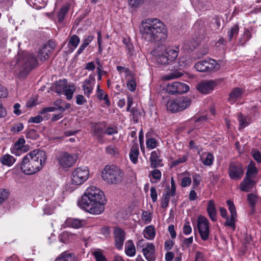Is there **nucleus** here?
Wrapping results in <instances>:
<instances>
[{
  "label": "nucleus",
  "mask_w": 261,
  "mask_h": 261,
  "mask_svg": "<svg viewBox=\"0 0 261 261\" xmlns=\"http://www.w3.org/2000/svg\"><path fill=\"white\" fill-rule=\"evenodd\" d=\"M106 203L103 192L95 186H90L78 201L77 205L91 214L99 215L104 212Z\"/></svg>",
  "instance_id": "obj_1"
},
{
  "label": "nucleus",
  "mask_w": 261,
  "mask_h": 261,
  "mask_svg": "<svg viewBox=\"0 0 261 261\" xmlns=\"http://www.w3.org/2000/svg\"><path fill=\"white\" fill-rule=\"evenodd\" d=\"M140 31L146 41L162 42L167 38V30L164 23L158 18H147L142 21Z\"/></svg>",
  "instance_id": "obj_2"
},
{
  "label": "nucleus",
  "mask_w": 261,
  "mask_h": 261,
  "mask_svg": "<svg viewBox=\"0 0 261 261\" xmlns=\"http://www.w3.org/2000/svg\"><path fill=\"white\" fill-rule=\"evenodd\" d=\"M47 160L46 152L41 149H35L25 154L19 163L21 171L25 174L32 175L42 169Z\"/></svg>",
  "instance_id": "obj_3"
},
{
  "label": "nucleus",
  "mask_w": 261,
  "mask_h": 261,
  "mask_svg": "<svg viewBox=\"0 0 261 261\" xmlns=\"http://www.w3.org/2000/svg\"><path fill=\"white\" fill-rule=\"evenodd\" d=\"M124 176L123 171L114 165H106L101 172V177L106 182L116 185L121 182Z\"/></svg>",
  "instance_id": "obj_4"
},
{
  "label": "nucleus",
  "mask_w": 261,
  "mask_h": 261,
  "mask_svg": "<svg viewBox=\"0 0 261 261\" xmlns=\"http://www.w3.org/2000/svg\"><path fill=\"white\" fill-rule=\"evenodd\" d=\"M21 66L19 68V76L25 78L30 72L35 68L38 64L36 58L31 54L24 53L23 59L20 61Z\"/></svg>",
  "instance_id": "obj_5"
},
{
  "label": "nucleus",
  "mask_w": 261,
  "mask_h": 261,
  "mask_svg": "<svg viewBox=\"0 0 261 261\" xmlns=\"http://www.w3.org/2000/svg\"><path fill=\"white\" fill-rule=\"evenodd\" d=\"M179 51V46L172 45L166 47L164 54L159 55L157 62L162 65L168 64L174 61L178 57Z\"/></svg>",
  "instance_id": "obj_6"
},
{
  "label": "nucleus",
  "mask_w": 261,
  "mask_h": 261,
  "mask_svg": "<svg viewBox=\"0 0 261 261\" xmlns=\"http://www.w3.org/2000/svg\"><path fill=\"white\" fill-rule=\"evenodd\" d=\"M197 227L201 239L203 241H207L210 232L208 219L204 216H199L197 219Z\"/></svg>",
  "instance_id": "obj_7"
},
{
  "label": "nucleus",
  "mask_w": 261,
  "mask_h": 261,
  "mask_svg": "<svg viewBox=\"0 0 261 261\" xmlns=\"http://www.w3.org/2000/svg\"><path fill=\"white\" fill-rule=\"evenodd\" d=\"M56 158L61 167L67 168L71 167L75 163L77 156L67 152H61L57 155Z\"/></svg>",
  "instance_id": "obj_8"
},
{
  "label": "nucleus",
  "mask_w": 261,
  "mask_h": 261,
  "mask_svg": "<svg viewBox=\"0 0 261 261\" xmlns=\"http://www.w3.org/2000/svg\"><path fill=\"white\" fill-rule=\"evenodd\" d=\"M89 171L86 167H78L72 173L73 182L75 185H82L88 178Z\"/></svg>",
  "instance_id": "obj_9"
},
{
  "label": "nucleus",
  "mask_w": 261,
  "mask_h": 261,
  "mask_svg": "<svg viewBox=\"0 0 261 261\" xmlns=\"http://www.w3.org/2000/svg\"><path fill=\"white\" fill-rule=\"evenodd\" d=\"M217 65L216 61L210 59L208 60H203L197 62L195 65V68L199 72H209L214 71Z\"/></svg>",
  "instance_id": "obj_10"
},
{
  "label": "nucleus",
  "mask_w": 261,
  "mask_h": 261,
  "mask_svg": "<svg viewBox=\"0 0 261 261\" xmlns=\"http://www.w3.org/2000/svg\"><path fill=\"white\" fill-rule=\"evenodd\" d=\"M189 90V86L185 83L173 82L167 86V91L171 94H182Z\"/></svg>",
  "instance_id": "obj_11"
},
{
  "label": "nucleus",
  "mask_w": 261,
  "mask_h": 261,
  "mask_svg": "<svg viewBox=\"0 0 261 261\" xmlns=\"http://www.w3.org/2000/svg\"><path fill=\"white\" fill-rule=\"evenodd\" d=\"M113 234L115 247L119 250H122L125 239V231L119 227H115L114 228Z\"/></svg>",
  "instance_id": "obj_12"
},
{
  "label": "nucleus",
  "mask_w": 261,
  "mask_h": 261,
  "mask_svg": "<svg viewBox=\"0 0 261 261\" xmlns=\"http://www.w3.org/2000/svg\"><path fill=\"white\" fill-rule=\"evenodd\" d=\"M244 171L242 166L239 163H230L228 168V174L233 180H239L243 175Z\"/></svg>",
  "instance_id": "obj_13"
},
{
  "label": "nucleus",
  "mask_w": 261,
  "mask_h": 261,
  "mask_svg": "<svg viewBox=\"0 0 261 261\" xmlns=\"http://www.w3.org/2000/svg\"><path fill=\"white\" fill-rule=\"evenodd\" d=\"M95 83V76L92 74L89 75L88 78L85 79L83 82L82 89L84 94L88 97H89L93 92Z\"/></svg>",
  "instance_id": "obj_14"
},
{
  "label": "nucleus",
  "mask_w": 261,
  "mask_h": 261,
  "mask_svg": "<svg viewBox=\"0 0 261 261\" xmlns=\"http://www.w3.org/2000/svg\"><path fill=\"white\" fill-rule=\"evenodd\" d=\"M105 125L103 123H97L91 126V131L93 137H95L98 142H101L105 135Z\"/></svg>",
  "instance_id": "obj_15"
},
{
  "label": "nucleus",
  "mask_w": 261,
  "mask_h": 261,
  "mask_svg": "<svg viewBox=\"0 0 261 261\" xmlns=\"http://www.w3.org/2000/svg\"><path fill=\"white\" fill-rule=\"evenodd\" d=\"M216 85V82L212 80L204 81L199 83L196 88L201 93L207 94L212 90Z\"/></svg>",
  "instance_id": "obj_16"
},
{
  "label": "nucleus",
  "mask_w": 261,
  "mask_h": 261,
  "mask_svg": "<svg viewBox=\"0 0 261 261\" xmlns=\"http://www.w3.org/2000/svg\"><path fill=\"white\" fill-rule=\"evenodd\" d=\"M142 252L148 261H154L155 259V246L153 243H147L145 247L142 249Z\"/></svg>",
  "instance_id": "obj_17"
},
{
  "label": "nucleus",
  "mask_w": 261,
  "mask_h": 261,
  "mask_svg": "<svg viewBox=\"0 0 261 261\" xmlns=\"http://www.w3.org/2000/svg\"><path fill=\"white\" fill-rule=\"evenodd\" d=\"M85 223V222L84 220L76 218H68L65 220L64 225V227L79 228L84 226Z\"/></svg>",
  "instance_id": "obj_18"
},
{
  "label": "nucleus",
  "mask_w": 261,
  "mask_h": 261,
  "mask_svg": "<svg viewBox=\"0 0 261 261\" xmlns=\"http://www.w3.org/2000/svg\"><path fill=\"white\" fill-rule=\"evenodd\" d=\"M243 90L240 88H233L229 94L228 100L231 104L234 103L238 99L241 98Z\"/></svg>",
  "instance_id": "obj_19"
},
{
  "label": "nucleus",
  "mask_w": 261,
  "mask_h": 261,
  "mask_svg": "<svg viewBox=\"0 0 261 261\" xmlns=\"http://www.w3.org/2000/svg\"><path fill=\"white\" fill-rule=\"evenodd\" d=\"M200 159L204 165L210 167L213 164L214 156L211 152H204L200 156Z\"/></svg>",
  "instance_id": "obj_20"
},
{
  "label": "nucleus",
  "mask_w": 261,
  "mask_h": 261,
  "mask_svg": "<svg viewBox=\"0 0 261 261\" xmlns=\"http://www.w3.org/2000/svg\"><path fill=\"white\" fill-rule=\"evenodd\" d=\"M55 261H77V258L74 253L66 251L62 252Z\"/></svg>",
  "instance_id": "obj_21"
},
{
  "label": "nucleus",
  "mask_w": 261,
  "mask_h": 261,
  "mask_svg": "<svg viewBox=\"0 0 261 261\" xmlns=\"http://www.w3.org/2000/svg\"><path fill=\"white\" fill-rule=\"evenodd\" d=\"M150 167L152 168H155L159 166H163L162 160L159 159V156L156 151H153L151 152L150 157Z\"/></svg>",
  "instance_id": "obj_22"
},
{
  "label": "nucleus",
  "mask_w": 261,
  "mask_h": 261,
  "mask_svg": "<svg viewBox=\"0 0 261 261\" xmlns=\"http://www.w3.org/2000/svg\"><path fill=\"white\" fill-rule=\"evenodd\" d=\"M124 251L126 255L128 256L133 257L135 255L136 250L132 240H129L125 242Z\"/></svg>",
  "instance_id": "obj_23"
},
{
  "label": "nucleus",
  "mask_w": 261,
  "mask_h": 261,
  "mask_svg": "<svg viewBox=\"0 0 261 261\" xmlns=\"http://www.w3.org/2000/svg\"><path fill=\"white\" fill-rule=\"evenodd\" d=\"M16 159L9 154H5L0 158V162L4 165L7 167L12 166L16 162Z\"/></svg>",
  "instance_id": "obj_24"
},
{
  "label": "nucleus",
  "mask_w": 261,
  "mask_h": 261,
  "mask_svg": "<svg viewBox=\"0 0 261 261\" xmlns=\"http://www.w3.org/2000/svg\"><path fill=\"white\" fill-rule=\"evenodd\" d=\"M252 178L246 177L240 184V188L242 191L248 192L255 184Z\"/></svg>",
  "instance_id": "obj_25"
},
{
  "label": "nucleus",
  "mask_w": 261,
  "mask_h": 261,
  "mask_svg": "<svg viewBox=\"0 0 261 261\" xmlns=\"http://www.w3.org/2000/svg\"><path fill=\"white\" fill-rule=\"evenodd\" d=\"M177 102H178V107L180 111H183L189 107L191 105V101L190 98L188 97H181L176 98Z\"/></svg>",
  "instance_id": "obj_26"
},
{
  "label": "nucleus",
  "mask_w": 261,
  "mask_h": 261,
  "mask_svg": "<svg viewBox=\"0 0 261 261\" xmlns=\"http://www.w3.org/2000/svg\"><path fill=\"white\" fill-rule=\"evenodd\" d=\"M207 212L211 219L213 221H215L216 220V210L214 202L212 200H210L208 202Z\"/></svg>",
  "instance_id": "obj_27"
},
{
  "label": "nucleus",
  "mask_w": 261,
  "mask_h": 261,
  "mask_svg": "<svg viewBox=\"0 0 261 261\" xmlns=\"http://www.w3.org/2000/svg\"><path fill=\"white\" fill-rule=\"evenodd\" d=\"M25 143V141L23 138H19L15 143L13 148H11V152L12 154H15L17 156H19L18 154H17V150H22L24 145Z\"/></svg>",
  "instance_id": "obj_28"
},
{
  "label": "nucleus",
  "mask_w": 261,
  "mask_h": 261,
  "mask_svg": "<svg viewBox=\"0 0 261 261\" xmlns=\"http://www.w3.org/2000/svg\"><path fill=\"white\" fill-rule=\"evenodd\" d=\"M139 154L138 146L137 144H135L132 146L129 153L130 160L133 163L136 164L138 162Z\"/></svg>",
  "instance_id": "obj_29"
},
{
  "label": "nucleus",
  "mask_w": 261,
  "mask_h": 261,
  "mask_svg": "<svg viewBox=\"0 0 261 261\" xmlns=\"http://www.w3.org/2000/svg\"><path fill=\"white\" fill-rule=\"evenodd\" d=\"M67 86V81L65 79L60 80L56 83L55 90L59 95H62L66 87Z\"/></svg>",
  "instance_id": "obj_30"
},
{
  "label": "nucleus",
  "mask_w": 261,
  "mask_h": 261,
  "mask_svg": "<svg viewBox=\"0 0 261 261\" xmlns=\"http://www.w3.org/2000/svg\"><path fill=\"white\" fill-rule=\"evenodd\" d=\"M239 32V27L236 24L227 31V38L229 41H231L234 38H236Z\"/></svg>",
  "instance_id": "obj_31"
},
{
  "label": "nucleus",
  "mask_w": 261,
  "mask_h": 261,
  "mask_svg": "<svg viewBox=\"0 0 261 261\" xmlns=\"http://www.w3.org/2000/svg\"><path fill=\"white\" fill-rule=\"evenodd\" d=\"M155 236V231L154 228L149 225L145 227L144 230V236L148 240H153Z\"/></svg>",
  "instance_id": "obj_32"
},
{
  "label": "nucleus",
  "mask_w": 261,
  "mask_h": 261,
  "mask_svg": "<svg viewBox=\"0 0 261 261\" xmlns=\"http://www.w3.org/2000/svg\"><path fill=\"white\" fill-rule=\"evenodd\" d=\"M80 42V38L76 35L70 37L68 42V45L72 51H73L79 45Z\"/></svg>",
  "instance_id": "obj_33"
},
{
  "label": "nucleus",
  "mask_w": 261,
  "mask_h": 261,
  "mask_svg": "<svg viewBox=\"0 0 261 261\" xmlns=\"http://www.w3.org/2000/svg\"><path fill=\"white\" fill-rule=\"evenodd\" d=\"M50 53L49 50H48L46 47L43 46L42 48L39 50L38 53V58L42 62H44L47 60L49 57Z\"/></svg>",
  "instance_id": "obj_34"
},
{
  "label": "nucleus",
  "mask_w": 261,
  "mask_h": 261,
  "mask_svg": "<svg viewBox=\"0 0 261 261\" xmlns=\"http://www.w3.org/2000/svg\"><path fill=\"white\" fill-rule=\"evenodd\" d=\"M251 38V33L248 29H246L243 35H241L239 43L240 45L243 46Z\"/></svg>",
  "instance_id": "obj_35"
},
{
  "label": "nucleus",
  "mask_w": 261,
  "mask_h": 261,
  "mask_svg": "<svg viewBox=\"0 0 261 261\" xmlns=\"http://www.w3.org/2000/svg\"><path fill=\"white\" fill-rule=\"evenodd\" d=\"M75 91V87L74 85H67L62 94L65 95L68 100H70Z\"/></svg>",
  "instance_id": "obj_36"
},
{
  "label": "nucleus",
  "mask_w": 261,
  "mask_h": 261,
  "mask_svg": "<svg viewBox=\"0 0 261 261\" xmlns=\"http://www.w3.org/2000/svg\"><path fill=\"white\" fill-rule=\"evenodd\" d=\"M167 109L172 113L180 111L176 99L174 100L169 101L167 103Z\"/></svg>",
  "instance_id": "obj_37"
},
{
  "label": "nucleus",
  "mask_w": 261,
  "mask_h": 261,
  "mask_svg": "<svg viewBox=\"0 0 261 261\" xmlns=\"http://www.w3.org/2000/svg\"><path fill=\"white\" fill-rule=\"evenodd\" d=\"M97 98L100 100H104L105 103L108 107L111 105L110 100L109 99L108 95L105 93L104 91L99 92V93H96Z\"/></svg>",
  "instance_id": "obj_38"
},
{
  "label": "nucleus",
  "mask_w": 261,
  "mask_h": 261,
  "mask_svg": "<svg viewBox=\"0 0 261 261\" xmlns=\"http://www.w3.org/2000/svg\"><path fill=\"white\" fill-rule=\"evenodd\" d=\"M129 112H130L132 115L134 122L137 123L141 117V113L140 110L136 107H133Z\"/></svg>",
  "instance_id": "obj_39"
},
{
  "label": "nucleus",
  "mask_w": 261,
  "mask_h": 261,
  "mask_svg": "<svg viewBox=\"0 0 261 261\" xmlns=\"http://www.w3.org/2000/svg\"><path fill=\"white\" fill-rule=\"evenodd\" d=\"M68 10L69 7L67 6L62 7L60 9L57 15V18L59 22L62 23L63 22Z\"/></svg>",
  "instance_id": "obj_40"
},
{
  "label": "nucleus",
  "mask_w": 261,
  "mask_h": 261,
  "mask_svg": "<svg viewBox=\"0 0 261 261\" xmlns=\"http://www.w3.org/2000/svg\"><path fill=\"white\" fill-rule=\"evenodd\" d=\"M257 170L253 163H250L248 165L246 172V176L250 178H253L257 174Z\"/></svg>",
  "instance_id": "obj_41"
},
{
  "label": "nucleus",
  "mask_w": 261,
  "mask_h": 261,
  "mask_svg": "<svg viewBox=\"0 0 261 261\" xmlns=\"http://www.w3.org/2000/svg\"><path fill=\"white\" fill-rule=\"evenodd\" d=\"M189 158L188 154L179 156L171 162V167L176 166L180 164L186 162Z\"/></svg>",
  "instance_id": "obj_42"
},
{
  "label": "nucleus",
  "mask_w": 261,
  "mask_h": 261,
  "mask_svg": "<svg viewBox=\"0 0 261 261\" xmlns=\"http://www.w3.org/2000/svg\"><path fill=\"white\" fill-rule=\"evenodd\" d=\"M183 75L182 73L175 71L173 72L170 73L168 74H166L162 77V79L166 80V81H169L171 80H173L174 79L178 78L181 77Z\"/></svg>",
  "instance_id": "obj_43"
},
{
  "label": "nucleus",
  "mask_w": 261,
  "mask_h": 261,
  "mask_svg": "<svg viewBox=\"0 0 261 261\" xmlns=\"http://www.w3.org/2000/svg\"><path fill=\"white\" fill-rule=\"evenodd\" d=\"M72 237V234L67 231H64L59 236V240L65 244L69 243L71 238Z\"/></svg>",
  "instance_id": "obj_44"
},
{
  "label": "nucleus",
  "mask_w": 261,
  "mask_h": 261,
  "mask_svg": "<svg viewBox=\"0 0 261 261\" xmlns=\"http://www.w3.org/2000/svg\"><path fill=\"white\" fill-rule=\"evenodd\" d=\"M238 120L239 122L240 127L241 128H245L249 124V122L247 121V118L241 113H239Z\"/></svg>",
  "instance_id": "obj_45"
},
{
  "label": "nucleus",
  "mask_w": 261,
  "mask_h": 261,
  "mask_svg": "<svg viewBox=\"0 0 261 261\" xmlns=\"http://www.w3.org/2000/svg\"><path fill=\"white\" fill-rule=\"evenodd\" d=\"M226 219V221L225 223V226H228L234 228L235 227V223L237 220V215H231L230 218H229L228 217L225 218Z\"/></svg>",
  "instance_id": "obj_46"
},
{
  "label": "nucleus",
  "mask_w": 261,
  "mask_h": 261,
  "mask_svg": "<svg viewBox=\"0 0 261 261\" xmlns=\"http://www.w3.org/2000/svg\"><path fill=\"white\" fill-rule=\"evenodd\" d=\"M142 220L145 224H148L151 221V214L149 211H143L141 215Z\"/></svg>",
  "instance_id": "obj_47"
},
{
  "label": "nucleus",
  "mask_w": 261,
  "mask_h": 261,
  "mask_svg": "<svg viewBox=\"0 0 261 261\" xmlns=\"http://www.w3.org/2000/svg\"><path fill=\"white\" fill-rule=\"evenodd\" d=\"M146 145L148 149H153L156 147V141L155 139L150 138L146 140Z\"/></svg>",
  "instance_id": "obj_48"
},
{
  "label": "nucleus",
  "mask_w": 261,
  "mask_h": 261,
  "mask_svg": "<svg viewBox=\"0 0 261 261\" xmlns=\"http://www.w3.org/2000/svg\"><path fill=\"white\" fill-rule=\"evenodd\" d=\"M77 186L79 185H75L72 181V178H71V180L70 182H67L64 186V190L68 192H71L73 191Z\"/></svg>",
  "instance_id": "obj_49"
},
{
  "label": "nucleus",
  "mask_w": 261,
  "mask_h": 261,
  "mask_svg": "<svg viewBox=\"0 0 261 261\" xmlns=\"http://www.w3.org/2000/svg\"><path fill=\"white\" fill-rule=\"evenodd\" d=\"M118 133V129L116 126H108L105 128V134L108 136H112Z\"/></svg>",
  "instance_id": "obj_50"
},
{
  "label": "nucleus",
  "mask_w": 261,
  "mask_h": 261,
  "mask_svg": "<svg viewBox=\"0 0 261 261\" xmlns=\"http://www.w3.org/2000/svg\"><path fill=\"white\" fill-rule=\"evenodd\" d=\"M227 44V41L222 37H220L215 43V46L219 49L223 48Z\"/></svg>",
  "instance_id": "obj_51"
},
{
  "label": "nucleus",
  "mask_w": 261,
  "mask_h": 261,
  "mask_svg": "<svg viewBox=\"0 0 261 261\" xmlns=\"http://www.w3.org/2000/svg\"><path fill=\"white\" fill-rule=\"evenodd\" d=\"M55 206L53 204H47L43 208L44 213L47 215H51L54 213Z\"/></svg>",
  "instance_id": "obj_52"
},
{
  "label": "nucleus",
  "mask_w": 261,
  "mask_h": 261,
  "mask_svg": "<svg viewBox=\"0 0 261 261\" xmlns=\"http://www.w3.org/2000/svg\"><path fill=\"white\" fill-rule=\"evenodd\" d=\"M9 192L6 189H0V205L8 198Z\"/></svg>",
  "instance_id": "obj_53"
},
{
  "label": "nucleus",
  "mask_w": 261,
  "mask_h": 261,
  "mask_svg": "<svg viewBox=\"0 0 261 261\" xmlns=\"http://www.w3.org/2000/svg\"><path fill=\"white\" fill-rule=\"evenodd\" d=\"M106 151L107 153L112 155H115L118 153V149L117 148L113 145H110L106 147Z\"/></svg>",
  "instance_id": "obj_54"
},
{
  "label": "nucleus",
  "mask_w": 261,
  "mask_h": 261,
  "mask_svg": "<svg viewBox=\"0 0 261 261\" xmlns=\"http://www.w3.org/2000/svg\"><path fill=\"white\" fill-rule=\"evenodd\" d=\"M93 255L95 258L96 261H107L106 257L100 251H95L93 252Z\"/></svg>",
  "instance_id": "obj_55"
},
{
  "label": "nucleus",
  "mask_w": 261,
  "mask_h": 261,
  "mask_svg": "<svg viewBox=\"0 0 261 261\" xmlns=\"http://www.w3.org/2000/svg\"><path fill=\"white\" fill-rule=\"evenodd\" d=\"M183 233L185 235H189L192 232V228L190 226V222L189 221H186L183 227Z\"/></svg>",
  "instance_id": "obj_56"
},
{
  "label": "nucleus",
  "mask_w": 261,
  "mask_h": 261,
  "mask_svg": "<svg viewBox=\"0 0 261 261\" xmlns=\"http://www.w3.org/2000/svg\"><path fill=\"white\" fill-rule=\"evenodd\" d=\"M144 0H128V4L132 7L137 8L144 3Z\"/></svg>",
  "instance_id": "obj_57"
},
{
  "label": "nucleus",
  "mask_w": 261,
  "mask_h": 261,
  "mask_svg": "<svg viewBox=\"0 0 261 261\" xmlns=\"http://www.w3.org/2000/svg\"><path fill=\"white\" fill-rule=\"evenodd\" d=\"M248 201L250 205L254 207L256 204V197L253 194H249L247 197Z\"/></svg>",
  "instance_id": "obj_58"
},
{
  "label": "nucleus",
  "mask_w": 261,
  "mask_h": 261,
  "mask_svg": "<svg viewBox=\"0 0 261 261\" xmlns=\"http://www.w3.org/2000/svg\"><path fill=\"white\" fill-rule=\"evenodd\" d=\"M226 203L228 206V209L230 211V214L237 215L236 210L233 202L230 200H228L226 201Z\"/></svg>",
  "instance_id": "obj_59"
},
{
  "label": "nucleus",
  "mask_w": 261,
  "mask_h": 261,
  "mask_svg": "<svg viewBox=\"0 0 261 261\" xmlns=\"http://www.w3.org/2000/svg\"><path fill=\"white\" fill-rule=\"evenodd\" d=\"M193 188L196 189L200 184L201 178L198 174H195L193 176Z\"/></svg>",
  "instance_id": "obj_60"
},
{
  "label": "nucleus",
  "mask_w": 261,
  "mask_h": 261,
  "mask_svg": "<svg viewBox=\"0 0 261 261\" xmlns=\"http://www.w3.org/2000/svg\"><path fill=\"white\" fill-rule=\"evenodd\" d=\"M170 197L164 194L163 196V199L161 201V207L163 208H166L170 201Z\"/></svg>",
  "instance_id": "obj_61"
},
{
  "label": "nucleus",
  "mask_w": 261,
  "mask_h": 261,
  "mask_svg": "<svg viewBox=\"0 0 261 261\" xmlns=\"http://www.w3.org/2000/svg\"><path fill=\"white\" fill-rule=\"evenodd\" d=\"M191 178L190 177H184L181 181L180 185L182 187H186L191 184Z\"/></svg>",
  "instance_id": "obj_62"
},
{
  "label": "nucleus",
  "mask_w": 261,
  "mask_h": 261,
  "mask_svg": "<svg viewBox=\"0 0 261 261\" xmlns=\"http://www.w3.org/2000/svg\"><path fill=\"white\" fill-rule=\"evenodd\" d=\"M93 39L94 36L91 34L86 36L84 37L82 43L87 47Z\"/></svg>",
  "instance_id": "obj_63"
},
{
  "label": "nucleus",
  "mask_w": 261,
  "mask_h": 261,
  "mask_svg": "<svg viewBox=\"0 0 261 261\" xmlns=\"http://www.w3.org/2000/svg\"><path fill=\"white\" fill-rule=\"evenodd\" d=\"M27 135L28 137L33 139H37L39 136L37 132L34 129H30L28 131Z\"/></svg>",
  "instance_id": "obj_64"
}]
</instances>
